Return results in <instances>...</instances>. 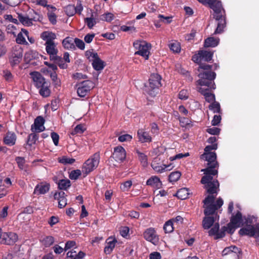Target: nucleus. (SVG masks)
I'll use <instances>...</instances> for the list:
<instances>
[{"instance_id": "f257e3e1", "label": "nucleus", "mask_w": 259, "mask_h": 259, "mask_svg": "<svg viewBox=\"0 0 259 259\" xmlns=\"http://www.w3.org/2000/svg\"><path fill=\"white\" fill-rule=\"evenodd\" d=\"M200 182L203 184V188L209 195L203 200L204 214L205 216L219 215L218 210L223 204V200L221 198H218L215 202V199L219 190V182L217 179H210L205 180L204 182Z\"/></svg>"}, {"instance_id": "f03ea898", "label": "nucleus", "mask_w": 259, "mask_h": 259, "mask_svg": "<svg viewBox=\"0 0 259 259\" xmlns=\"http://www.w3.org/2000/svg\"><path fill=\"white\" fill-rule=\"evenodd\" d=\"M212 67L210 65L201 64L198 68L199 79L197 81L200 85L198 92L204 96L206 102L211 103L215 101V95L212 91L215 89L214 80L216 77V73L211 71Z\"/></svg>"}, {"instance_id": "7ed1b4c3", "label": "nucleus", "mask_w": 259, "mask_h": 259, "mask_svg": "<svg viewBox=\"0 0 259 259\" xmlns=\"http://www.w3.org/2000/svg\"><path fill=\"white\" fill-rule=\"evenodd\" d=\"M218 148L217 143L211 145H207L204 148V152L200 156V158L207 161V167L201 169L204 176L201 178V182H204L205 180L213 179V176H217L218 177L219 163L217 161V154L214 152H211L212 150H217Z\"/></svg>"}, {"instance_id": "20e7f679", "label": "nucleus", "mask_w": 259, "mask_h": 259, "mask_svg": "<svg viewBox=\"0 0 259 259\" xmlns=\"http://www.w3.org/2000/svg\"><path fill=\"white\" fill-rule=\"evenodd\" d=\"M207 4L212 9L214 13L213 18L218 22L217 27L214 34H220L224 31L226 26V16L225 10L223 8L222 3L217 0H208Z\"/></svg>"}, {"instance_id": "39448f33", "label": "nucleus", "mask_w": 259, "mask_h": 259, "mask_svg": "<svg viewBox=\"0 0 259 259\" xmlns=\"http://www.w3.org/2000/svg\"><path fill=\"white\" fill-rule=\"evenodd\" d=\"M161 76L158 73H152L149 78V85L146 87L145 92L151 97H155L161 86Z\"/></svg>"}, {"instance_id": "423d86ee", "label": "nucleus", "mask_w": 259, "mask_h": 259, "mask_svg": "<svg viewBox=\"0 0 259 259\" xmlns=\"http://www.w3.org/2000/svg\"><path fill=\"white\" fill-rule=\"evenodd\" d=\"M100 159V153L96 152L85 161L82 168V171L83 174H85L84 177L98 167Z\"/></svg>"}, {"instance_id": "0eeeda50", "label": "nucleus", "mask_w": 259, "mask_h": 259, "mask_svg": "<svg viewBox=\"0 0 259 259\" xmlns=\"http://www.w3.org/2000/svg\"><path fill=\"white\" fill-rule=\"evenodd\" d=\"M134 47L138 50L135 54L140 55L143 57L145 60H148L150 54L149 50L151 48V45L145 41L137 40L134 42Z\"/></svg>"}, {"instance_id": "6e6552de", "label": "nucleus", "mask_w": 259, "mask_h": 259, "mask_svg": "<svg viewBox=\"0 0 259 259\" xmlns=\"http://www.w3.org/2000/svg\"><path fill=\"white\" fill-rule=\"evenodd\" d=\"M213 55V52L207 50H199L197 54L192 56V60L199 65L201 64H206L205 63H201V61L210 62L212 59ZM200 66H199L198 68Z\"/></svg>"}, {"instance_id": "1a4fd4ad", "label": "nucleus", "mask_w": 259, "mask_h": 259, "mask_svg": "<svg viewBox=\"0 0 259 259\" xmlns=\"http://www.w3.org/2000/svg\"><path fill=\"white\" fill-rule=\"evenodd\" d=\"M77 93L80 97H84L94 88L93 81L86 80L76 84Z\"/></svg>"}, {"instance_id": "9d476101", "label": "nucleus", "mask_w": 259, "mask_h": 259, "mask_svg": "<svg viewBox=\"0 0 259 259\" xmlns=\"http://www.w3.org/2000/svg\"><path fill=\"white\" fill-rule=\"evenodd\" d=\"M23 50L19 46H15L12 53L11 56L9 57V62L12 66L14 67L19 64L22 60Z\"/></svg>"}, {"instance_id": "9b49d317", "label": "nucleus", "mask_w": 259, "mask_h": 259, "mask_svg": "<svg viewBox=\"0 0 259 259\" xmlns=\"http://www.w3.org/2000/svg\"><path fill=\"white\" fill-rule=\"evenodd\" d=\"M239 234L241 236L247 235L249 237H259V224H256L255 227L247 225L239 230Z\"/></svg>"}, {"instance_id": "f8f14e48", "label": "nucleus", "mask_w": 259, "mask_h": 259, "mask_svg": "<svg viewBox=\"0 0 259 259\" xmlns=\"http://www.w3.org/2000/svg\"><path fill=\"white\" fill-rule=\"evenodd\" d=\"M126 158V151L125 149L121 146H118L114 148V151L110 157V159L113 158L116 161L121 163L123 162Z\"/></svg>"}, {"instance_id": "ddd939ff", "label": "nucleus", "mask_w": 259, "mask_h": 259, "mask_svg": "<svg viewBox=\"0 0 259 259\" xmlns=\"http://www.w3.org/2000/svg\"><path fill=\"white\" fill-rule=\"evenodd\" d=\"M143 237L146 240L154 245H156L159 242V237L153 228L147 229L143 233Z\"/></svg>"}, {"instance_id": "4468645a", "label": "nucleus", "mask_w": 259, "mask_h": 259, "mask_svg": "<svg viewBox=\"0 0 259 259\" xmlns=\"http://www.w3.org/2000/svg\"><path fill=\"white\" fill-rule=\"evenodd\" d=\"M17 239L18 236L15 233L1 232V243L7 245H12L17 240Z\"/></svg>"}, {"instance_id": "2eb2a0df", "label": "nucleus", "mask_w": 259, "mask_h": 259, "mask_svg": "<svg viewBox=\"0 0 259 259\" xmlns=\"http://www.w3.org/2000/svg\"><path fill=\"white\" fill-rule=\"evenodd\" d=\"M45 122V120L42 116H37L34 119V123L31 126V131L32 132L38 133L44 131L45 130V127L44 125Z\"/></svg>"}, {"instance_id": "dca6fc26", "label": "nucleus", "mask_w": 259, "mask_h": 259, "mask_svg": "<svg viewBox=\"0 0 259 259\" xmlns=\"http://www.w3.org/2000/svg\"><path fill=\"white\" fill-rule=\"evenodd\" d=\"M30 75L32 79L34 86L37 89H39L44 83L47 81L42 75L38 72H32L30 73Z\"/></svg>"}, {"instance_id": "f3484780", "label": "nucleus", "mask_w": 259, "mask_h": 259, "mask_svg": "<svg viewBox=\"0 0 259 259\" xmlns=\"http://www.w3.org/2000/svg\"><path fill=\"white\" fill-rule=\"evenodd\" d=\"M219 215L215 216H205L203 218L202 222V225L203 228L204 229H208L211 228V226H213V224L215 223V222H219Z\"/></svg>"}, {"instance_id": "a211bd4d", "label": "nucleus", "mask_w": 259, "mask_h": 259, "mask_svg": "<svg viewBox=\"0 0 259 259\" xmlns=\"http://www.w3.org/2000/svg\"><path fill=\"white\" fill-rule=\"evenodd\" d=\"M66 195L63 191L55 192L54 194L55 199L58 201V207L60 208H64L67 205Z\"/></svg>"}, {"instance_id": "6ab92c4d", "label": "nucleus", "mask_w": 259, "mask_h": 259, "mask_svg": "<svg viewBox=\"0 0 259 259\" xmlns=\"http://www.w3.org/2000/svg\"><path fill=\"white\" fill-rule=\"evenodd\" d=\"M18 18L20 22L25 26H32L33 21H39V18H36L35 17L29 18L28 15L22 13L18 14Z\"/></svg>"}, {"instance_id": "aec40b11", "label": "nucleus", "mask_w": 259, "mask_h": 259, "mask_svg": "<svg viewBox=\"0 0 259 259\" xmlns=\"http://www.w3.org/2000/svg\"><path fill=\"white\" fill-rule=\"evenodd\" d=\"M50 189V185L47 183H40L37 184L34 188L33 194L36 195L45 194Z\"/></svg>"}, {"instance_id": "412c9836", "label": "nucleus", "mask_w": 259, "mask_h": 259, "mask_svg": "<svg viewBox=\"0 0 259 259\" xmlns=\"http://www.w3.org/2000/svg\"><path fill=\"white\" fill-rule=\"evenodd\" d=\"M41 38L45 41V45L54 42V40L56 38L55 33L50 31H44L40 34Z\"/></svg>"}, {"instance_id": "4be33fe9", "label": "nucleus", "mask_w": 259, "mask_h": 259, "mask_svg": "<svg viewBox=\"0 0 259 259\" xmlns=\"http://www.w3.org/2000/svg\"><path fill=\"white\" fill-rule=\"evenodd\" d=\"M17 139L16 134L13 132H8L4 137V143L9 146H13L15 144Z\"/></svg>"}, {"instance_id": "5701e85b", "label": "nucleus", "mask_w": 259, "mask_h": 259, "mask_svg": "<svg viewBox=\"0 0 259 259\" xmlns=\"http://www.w3.org/2000/svg\"><path fill=\"white\" fill-rule=\"evenodd\" d=\"M139 141L141 143H150L152 141V137L149 134L143 129H139L137 132Z\"/></svg>"}, {"instance_id": "b1692460", "label": "nucleus", "mask_w": 259, "mask_h": 259, "mask_svg": "<svg viewBox=\"0 0 259 259\" xmlns=\"http://www.w3.org/2000/svg\"><path fill=\"white\" fill-rule=\"evenodd\" d=\"M117 241L116 238L109 237L106 241L107 245L104 248L105 253L106 254H110L115 247V244L117 243Z\"/></svg>"}, {"instance_id": "393cba45", "label": "nucleus", "mask_w": 259, "mask_h": 259, "mask_svg": "<svg viewBox=\"0 0 259 259\" xmlns=\"http://www.w3.org/2000/svg\"><path fill=\"white\" fill-rule=\"evenodd\" d=\"M46 50L48 55L50 56V59L54 58L55 56L57 55L58 50L57 48L55 42L45 45Z\"/></svg>"}, {"instance_id": "a878e982", "label": "nucleus", "mask_w": 259, "mask_h": 259, "mask_svg": "<svg viewBox=\"0 0 259 259\" xmlns=\"http://www.w3.org/2000/svg\"><path fill=\"white\" fill-rule=\"evenodd\" d=\"M50 82L47 81L40 88H39V94L44 98H47L51 95V90L50 89Z\"/></svg>"}, {"instance_id": "bb28decb", "label": "nucleus", "mask_w": 259, "mask_h": 259, "mask_svg": "<svg viewBox=\"0 0 259 259\" xmlns=\"http://www.w3.org/2000/svg\"><path fill=\"white\" fill-rule=\"evenodd\" d=\"M85 255V253L82 251L77 253L74 249H72L67 253L65 259H82Z\"/></svg>"}, {"instance_id": "cd10ccee", "label": "nucleus", "mask_w": 259, "mask_h": 259, "mask_svg": "<svg viewBox=\"0 0 259 259\" xmlns=\"http://www.w3.org/2000/svg\"><path fill=\"white\" fill-rule=\"evenodd\" d=\"M62 45L64 48L68 50H74L76 49L74 45V39L71 37H66L62 41Z\"/></svg>"}, {"instance_id": "c85d7f7f", "label": "nucleus", "mask_w": 259, "mask_h": 259, "mask_svg": "<svg viewBox=\"0 0 259 259\" xmlns=\"http://www.w3.org/2000/svg\"><path fill=\"white\" fill-rule=\"evenodd\" d=\"M243 220L242 215L240 211H237L235 214H232L230 219V222L236 225H239V227L242 225Z\"/></svg>"}, {"instance_id": "c756f323", "label": "nucleus", "mask_w": 259, "mask_h": 259, "mask_svg": "<svg viewBox=\"0 0 259 259\" xmlns=\"http://www.w3.org/2000/svg\"><path fill=\"white\" fill-rule=\"evenodd\" d=\"M151 166L155 171L160 173L163 172L165 170H170L173 167V166H171V164L157 165V164L155 162H152Z\"/></svg>"}, {"instance_id": "7c9ffc66", "label": "nucleus", "mask_w": 259, "mask_h": 259, "mask_svg": "<svg viewBox=\"0 0 259 259\" xmlns=\"http://www.w3.org/2000/svg\"><path fill=\"white\" fill-rule=\"evenodd\" d=\"M146 184L148 186L158 188L161 185V182L158 177L152 176L147 180Z\"/></svg>"}, {"instance_id": "2f4dec72", "label": "nucleus", "mask_w": 259, "mask_h": 259, "mask_svg": "<svg viewBox=\"0 0 259 259\" xmlns=\"http://www.w3.org/2000/svg\"><path fill=\"white\" fill-rule=\"evenodd\" d=\"M219 43V39L213 37H209L205 40L204 47L205 48L215 47L218 45Z\"/></svg>"}, {"instance_id": "473e14b6", "label": "nucleus", "mask_w": 259, "mask_h": 259, "mask_svg": "<svg viewBox=\"0 0 259 259\" xmlns=\"http://www.w3.org/2000/svg\"><path fill=\"white\" fill-rule=\"evenodd\" d=\"M50 72V76L52 81V83L54 88L57 89L61 85V80L58 77V75L56 72L49 71Z\"/></svg>"}, {"instance_id": "72a5a7b5", "label": "nucleus", "mask_w": 259, "mask_h": 259, "mask_svg": "<svg viewBox=\"0 0 259 259\" xmlns=\"http://www.w3.org/2000/svg\"><path fill=\"white\" fill-rule=\"evenodd\" d=\"M51 61H53L55 64H57L61 69H66L68 67L67 64L64 61L63 59L60 57L56 55L50 59Z\"/></svg>"}, {"instance_id": "f704fd0d", "label": "nucleus", "mask_w": 259, "mask_h": 259, "mask_svg": "<svg viewBox=\"0 0 259 259\" xmlns=\"http://www.w3.org/2000/svg\"><path fill=\"white\" fill-rule=\"evenodd\" d=\"M92 66L95 70L100 71L104 68L105 65L104 62L98 57L93 60Z\"/></svg>"}, {"instance_id": "c9c22d12", "label": "nucleus", "mask_w": 259, "mask_h": 259, "mask_svg": "<svg viewBox=\"0 0 259 259\" xmlns=\"http://www.w3.org/2000/svg\"><path fill=\"white\" fill-rule=\"evenodd\" d=\"M189 189L186 188H182L178 190L176 196L181 200H184L187 198L189 195Z\"/></svg>"}, {"instance_id": "e433bc0d", "label": "nucleus", "mask_w": 259, "mask_h": 259, "mask_svg": "<svg viewBox=\"0 0 259 259\" xmlns=\"http://www.w3.org/2000/svg\"><path fill=\"white\" fill-rule=\"evenodd\" d=\"M57 184L58 188L62 190H66L71 186L70 181L68 179L60 180Z\"/></svg>"}, {"instance_id": "4c0bfd02", "label": "nucleus", "mask_w": 259, "mask_h": 259, "mask_svg": "<svg viewBox=\"0 0 259 259\" xmlns=\"http://www.w3.org/2000/svg\"><path fill=\"white\" fill-rule=\"evenodd\" d=\"M136 153L138 154L139 160L144 167L148 165V157L144 153L141 152L139 150H136Z\"/></svg>"}, {"instance_id": "58836bf2", "label": "nucleus", "mask_w": 259, "mask_h": 259, "mask_svg": "<svg viewBox=\"0 0 259 259\" xmlns=\"http://www.w3.org/2000/svg\"><path fill=\"white\" fill-rule=\"evenodd\" d=\"M3 77L6 82L10 83L13 81L14 76L10 70L6 69L3 71Z\"/></svg>"}, {"instance_id": "ea45409f", "label": "nucleus", "mask_w": 259, "mask_h": 259, "mask_svg": "<svg viewBox=\"0 0 259 259\" xmlns=\"http://www.w3.org/2000/svg\"><path fill=\"white\" fill-rule=\"evenodd\" d=\"M181 175V173L179 171H173L169 174L168 180L171 183L176 182L180 179Z\"/></svg>"}, {"instance_id": "a19ab883", "label": "nucleus", "mask_w": 259, "mask_h": 259, "mask_svg": "<svg viewBox=\"0 0 259 259\" xmlns=\"http://www.w3.org/2000/svg\"><path fill=\"white\" fill-rule=\"evenodd\" d=\"M38 139V135L35 133H31L29 134L27 138V144L29 146H31L32 145L35 144L36 141Z\"/></svg>"}, {"instance_id": "79ce46f5", "label": "nucleus", "mask_w": 259, "mask_h": 259, "mask_svg": "<svg viewBox=\"0 0 259 259\" xmlns=\"http://www.w3.org/2000/svg\"><path fill=\"white\" fill-rule=\"evenodd\" d=\"M169 48L174 53H178L181 51L180 44L177 41H175L169 44Z\"/></svg>"}, {"instance_id": "37998d69", "label": "nucleus", "mask_w": 259, "mask_h": 259, "mask_svg": "<svg viewBox=\"0 0 259 259\" xmlns=\"http://www.w3.org/2000/svg\"><path fill=\"white\" fill-rule=\"evenodd\" d=\"M163 230L165 233H169L174 231L173 223L171 220L166 222L163 226Z\"/></svg>"}, {"instance_id": "c03bdc74", "label": "nucleus", "mask_w": 259, "mask_h": 259, "mask_svg": "<svg viewBox=\"0 0 259 259\" xmlns=\"http://www.w3.org/2000/svg\"><path fill=\"white\" fill-rule=\"evenodd\" d=\"M209 110L213 111V113H220L221 112V106L220 104L218 102H214L211 103L208 107Z\"/></svg>"}, {"instance_id": "a18cd8bd", "label": "nucleus", "mask_w": 259, "mask_h": 259, "mask_svg": "<svg viewBox=\"0 0 259 259\" xmlns=\"http://www.w3.org/2000/svg\"><path fill=\"white\" fill-rule=\"evenodd\" d=\"M54 238L53 236H48L45 237L42 241L43 245L46 247L50 246L54 243Z\"/></svg>"}, {"instance_id": "49530a36", "label": "nucleus", "mask_w": 259, "mask_h": 259, "mask_svg": "<svg viewBox=\"0 0 259 259\" xmlns=\"http://www.w3.org/2000/svg\"><path fill=\"white\" fill-rule=\"evenodd\" d=\"M219 228H220V225H219V222L215 223L214 225L213 226V227L208 231L209 236H216L217 234L218 233Z\"/></svg>"}, {"instance_id": "de8ad7c7", "label": "nucleus", "mask_w": 259, "mask_h": 259, "mask_svg": "<svg viewBox=\"0 0 259 259\" xmlns=\"http://www.w3.org/2000/svg\"><path fill=\"white\" fill-rule=\"evenodd\" d=\"M114 15L111 13H106L101 15L100 19L106 22H111L114 19Z\"/></svg>"}, {"instance_id": "09e8293b", "label": "nucleus", "mask_w": 259, "mask_h": 259, "mask_svg": "<svg viewBox=\"0 0 259 259\" xmlns=\"http://www.w3.org/2000/svg\"><path fill=\"white\" fill-rule=\"evenodd\" d=\"M85 131V128H84L82 124H79L77 125L75 128L71 132V134L73 135L76 134H81Z\"/></svg>"}, {"instance_id": "8fccbe9b", "label": "nucleus", "mask_w": 259, "mask_h": 259, "mask_svg": "<svg viewBox=\"0 0 259 259\" xmlns=\"http://www.w3.org/2000/svg\"><path fill=\"white\" fill-rule=\"evenodd\" d=\"M81 175V171L79 169L72 170L69 174V178L71 180H76Z\"/></svg>"}, {"instance_id": "3c124183", "label": "nucleus", "mask_w": 259, "mask_h": 259, "mask_svg": "<svg viewBox=\"0 0 259 259\" xmlns=\"http://www.w3.org/2000/svg\"><path fill=\"white\" fill-rule=\"evenodd\" d=\"M52 11L50 12V11H49L48 13H47L48 19L50 21V22L53 24L55 25L57 23V16L55 13L53 12V10H51Z\"/></svg>"}, {"instance_id": "603ef678", "label": "nucleus", "mask_w": 259, "mask_h": 259, "mask_svg": "<svg viewBox=\"0 0 259 259\" xmlns=\"http://www.w3.org/2000/svg\"><path fill=\"white\" fill-rule=\"evenodd\" d=\"M47 3L48 2L46 0H37L38 4L44 7H47L49 11H50V10L56 11L57 9L55 7L50 5H47Z\"/></svg>"}, {"instance_id": "864d4df0", "label": "nucleus", "mask_w": 259, "mask_h": 259, "mask_svg": "<svg viewBox=\"0 0 259 259\" xmlns=\"http://www.w3.org/2000/svg\"><path fill=\"white\" fill-rule=\"evenodd\" d=\"M84 22L87 24L89 28L92 29L94 26L96 24V20L93 18H85L84 19Z\"/></svg>"}, {"instance_id": "5fc2aeb1", "label": "nucleus", "mask_w": 259, "mask_h": 259, "mask_svg": "<svg viewBox=\"0 0 259 259\" xmlns=\"http://www.w3.org/2000/svg\"><path fill=\"white\" fill-rule=\"evenodd\" d=\"M227 230V228L226 226L222 227L220 231L219 230L218 234L216 236H214V239L217 240L218 239L222 238L225 237L226 235V232Z\"/></svg>"}, {"instance_id": "6e6d98bb", "label": "nucleus", "mask_w": 259, "mask_h": 259, "mask_svg": "<svg viewBox=\"0 0 259 259\" xmlns=\"http://www.w3.org/2000/svg\"><path fill=\"white\" fill-rule=\"evenodd\" d=\"M74 44L78 49L81 50H83L85 48V44L81 39L78 38H74Z\"/></svg>"}, {"instance_id": "4d7b16f0", "label": "nucleus", "mask_w": 259, "mask_h": 259, "mask_svg": "<svg viewBox=\"0 0 259 259\" xmlns=\"http://www.w3.org/2000/svg\"><path fill=\"white\" fill-rule=\"evenodd\" d=\"M75 160L74 158H67L65 156L62 157L61 158H60L59 160V162L64 164H72L75 162Z\"/></svg>"}, {"instance_id": "13d9d810", "label": "nucleus", "mask_w": 259, "mask_h": 259, "mask_svg": "<svg viewBox=\"0 0 259 259\" xmlns=\"http://www.w3.org/2000/svg\"><path fill=\"white\" fill-rule=\"evenodd\" d=\"M65 12L69 16H73L75 13V6L73 5H69L65 9Z\"/></svg>"}, {"instance_id": "bf43d9fd", "label": "nucleus", "mask_w": 259, "mask_h": 259, "mask_svg": "<svg viewBox=\"0 0 259 259\" xmlns=\"http://www.w3.org/2000/svg\"><path fill=\"white\" fill-rule=\"evenodd\" d=\"M227 232L230 234H233L235 231V229L237 228H239V225H236L233 224H231V222H230L228 224Z\"/></svg>"}, {"instance_id": "052dcab7", "label": "nucleus", "mask_w": 259, "mask_h": 259, "mask_svg": "<svg viewBox=\"0 0 259 259\" xmlns=\"http://www.w3.org/2000/svg\"><path fill=\"white\" fill-rule=\"evenodd\" d=\"M132 182L131 181H127L122 183L120 186V189L122 191H127L131 187Z\"/></svg>"}, {"instance_id": "680f3d73", "label": "nucleus", "mask_w": 259, "mask_h": 259, "mask_svg": "<svg viewBox=\"0 0 259 259\" xmlns=\"http://www.w3.org/2000/svg\"><path fill=\"white\" fill-rule=\"evenodd\" d=\"M15 160L18 164L19 168L23 169L25 162V158L23 157H16Z\"/></svg>"}, {"instance_id": "e2e57ef3", "label": "nucleus", "mask_w": 259, "mask_h": 259, "mask_svg": "<svg viewBox=\"0 0 259 259\" xmlns=\"http://www.w3.org/2000/svg\"><path fill=\"white\" fill-rule=\"evenodd\" d=\"M132 139V136L129 134L121 135L118 138V141L121 142L130 141Z\"/></svg>"}, {"instance_id": "0e129e2a", "label": "nucleus", "mask_w": 259, "mask_h": 259, "mask_svg": "<svg viewBox=\"0 0 259 259\" xmlns=\"http://www.w3.org/2000/svg\"><path fill=\"white\" fill-rule=\"evenodd\" d=\"M82 10L83 6L82 5L81 1L80 0H77L76 5L75 6V13L80 15Z\"/></svg>"}, {"instance_id": "69168bd1", "label": "nucleus", "mask_w": 259, "mask_h": 259, "mask_svg": "<svg viewBox=\"0 0 259 259\" xmlns=\"http://www.w3.org/2000/svg\"><path fill=\"white\" fill-rule=\"evenodd\" d=\"M221 131V129L216 127H213L211 128H208L206 130V132L212 135H218L220 134Z\"/></svg>"}, {"instance_id": "338daca9", "label": "nucleus", "mask_w": 259, "mask_h": 259, "mask_svg": "<svg viewBox=\"0 0 259 259\" xmlns=\"http://www.w3.org/2000/svg\"><path fill=\"white\" fill-rule=\"evenodd\" d=\"M17 43L19 44H25L27 43L25 37L23 36L21 32L18 34L17 37L16 39Z\"/></svg>"}, {"instance_id": "774afa93", "label": "nucleus", "mask_w": 259, "mask_h": 259, "mask_svg": "<svg viewBox=\"0 0 259 259\" xmlns=\"http://www.w3.org/2000/svg\"><path fill=\"white\" fill-rule=\"evenodd\" d=\"M188 97L189 95L187 90H182L179 93V98L180 99L186 100Z\"/></svg>"}]
</instances>
